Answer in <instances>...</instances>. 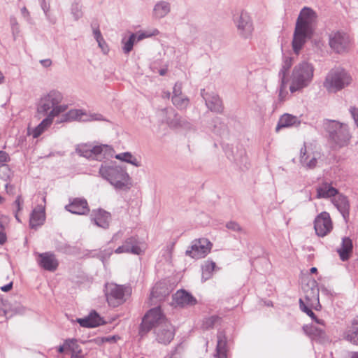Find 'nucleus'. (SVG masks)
Masks as SVG:
<instances>
[{
  "mask_svg": "<svg viewBox=\"0 0 358 358\" xmlns=\"http://www.w3.org/2000/svg\"><path fill=\"white\" fill-rule=\"evenodd\" d=\"M316 20L317 15L313 9L304 7L301 10L296 20L292 41L293 50L296 54L299 53L306 38L310 37Z\"/></svg>",
  "mask_w": 358,
  "mask_h": 358,
  "instance_id": "nucleus-1",
  "label": "nucleus"
},
{
  "mask_svg": "<svg viewBox=\"0 0 358 358\" xmlns=\"http://www.w3.org/2000/svg\"><path fill=\"white\" fill-rule=\"evenodd\" d=\"M313 73L314 69L310 64L304 62L296 65L291 76V92H295L308 86L313 78Z\"/></svg>",
  "mask_w": 358,
  "mask_h": 358,
  "instance_id": "nucleus-2",
  "label": "nucleus"
},
{
  "mask_svg": "<svg viewBox=\"0 0 358 358\" xmlns=\"http://www.w3.org/2000/svg\"><path fill=\"white\" fill-rule=\"evenodd\" d=\"M352 81V76L344 69H333L327 75L323 85L329 92H337L349 86Z\"/></svg>",
  "mask_w": 358,
  "mask_h": 358,
  "instance_id": "nucleus-3",
  "label": "nucleus"
},
{
  "mask_svg": "<svg viewBox=\"0 0 358 358\" xmlns=\"http://www.w3.org/2000/svg\"><path fill=\"white\" fill-rule=\"evenodd\" d=\"M99 173L116 188H129L131 185L129 176L119 166H102Z\"/></svg>",
  "mask_w": 358,
  "mask_h": 358,
  "instance_id": "nucleus-4",
  "label": "nucleus"
},
{
  "mask_svg": "<svg viewBox=\"0 0 358 358\" xmlns=\"http://www.w3.org/2000/svg\"><path fill=\"white\" fill-rule=\"evenodd\" d=\"M62 100L63 96L59 92L52 90L41 98L38 105V112L45 113L51 109L49 113H52L56 110L57 113L54 115L55 117L67 110V105L59 104Z\"/></svg>",
  "mask_w": 358,
  "mask_h": 358,
  "instance_id": "nucleus-5",
  "label": "nucleus"
},
{
  "mask_svg": "<svg viewBox=\"0 0 358 358\" xmlns=\"http://www.w3.org/2000/svg\"><path fill=\"white\" fill-rule=\"evenodd\" d=\"M301 310L306 313L317 324L324 325V321L317 318L312 309L320 310L321 306L319 301V289L317 287L308 288L304 299L299 300Z\"/></svg>",
  "mask_w": 358,
  "mask_h": 358,
  "instance_id": "nucleus-6",
  "label": "nucleus"
},
{
  "mask_svg": "<svg viewBox=\"0 0 358 358\" xmlns=\"http://www.w3.org/2000/svg\"><path fill=\"white\" fill-rule=\"evenodd\" d=\"M168 322L160 307L148 310L144 315L140 327V334H147L153 328H159Z\"/></svg>",
  "mask_w": 358,
  "mask_h": 358,
  "instance_id": "nucleus-7",
  "label": "nucleus"
},
{
  "mask_svg": "<svg viewBox=\"0 0 358 358\" xmlns=\"http://www.w3.org/2000/svg\"><path fill=\"white\" fill-rule=\"evenodd\" d=\"M131 294V289L129 287L118 285L116 284H109L106 286V299L108 304L116 307L123 303L126 296Z\"/></svg>",
  "mask_w": 358,
  "mask_h": 358,
  "instance_id": "nucleus-8",
  "label": "nucleus"
},
{
  "mask_svg": "<svg viewBox=\"0 0 358 358\" xmlns=\"http://www.w3.org/2000/svg\"><path fill=\"white\" fill-rule=\"evenodd\" d=\"M329 43L331 48L339 54L348 52L352 47L350 37L348 34L339 31L330 35Z\"/></svg>",
  "mask_w": 358,
  "mask_h": 358,
  "instance_id": "nucleus-9",
  "label": "nucleus"
},
{
  "mask_svg": "<svg viewBox=\"0 0 358 358\" xmlns=\"http://www.w3.org/2000/svg\"><path fill=\"white\" fill-rule=\"evenodd\" d=\"M212 246L213 244L207 238L195 239L186 251V255L194 259L203 258L210 252Z\"/></svg>",
  "mask_w": 358,
  "mask_h": 358,
  "instance_id": "nucleus-10",
  "label": "nucleus"
},
{
  "mask_svg": "<svg viewBox=\"0 0 358 358\" xmlns=\"http://www.w3.org/2000/svg\"><path fill=\"white\" fill-rule=\"evenodd\" d=\"M146 247L138 242V238L135 236H131L127 238L122 245L118 247L115 252L120 253H131L134 255H141L145 250Z\"/></svg>",
  "mask_w": 358,
  "mask_h": 358,
  "instance_id": "nucleus-11",
  "label": "nucleus"
},
{
  "mask_svg": "<svg viewBox=\"0 0 358 358\" xmlns=\"http://www.w3.org/2000/svg\"><path fill=\"white\" fill-rule=\"evenodd\" d=\"M333 124L337 129L331 134V139L335 143L334 148H342L348 145L351 136L347 126L335 122H333Z\"/></svg>",
  "mask_w": 358,
  "mask_h": 358,
  "instance_id": "nucleus-12",
  "label": "nucleus"
},
{
  "mask_svg": "<svg viewBox=\"0 0 358 358\" xmlns=\"http://www.w3.org/2000/svg\"><path fill=\"white\" fill-rule=\"evenodd\" d=\"M314 229L317 236L324 237L333 229V224L330 215L327 212L319 214L314 222Z\"/></svg>",
  "mask_w": 358,
  "mask_h": 358,
  "instance_id": "nucleus-13",
  "label": "nucleus"
},
{
  "mask_svg": "<svg viewBox=\"0 0 358 358\" xmlns=\"http://www.w3.org/2000/svg\"><path fill=\"white\" fill-rule=\"evenodd\" d=\"M156 339L162 344H169L174 338L175 327L169 322H166L155 331Z\"/></svg>",
  "mask_w": 358,
  "mask_h": 358,
  "instance_id": "nucleus-14",
  "label": "nucleus"
},
{
  "mask_svg": "<svg viewBox=\"0 0 358 358\" xmlns=\"http://www.w3.org/2000/svg\"><path fill=\"white\" fill-rule=\"evenodd\" d=\"M98 120H100L99 115H88L82 110L73 109L70 110L64 115L63 121H90Z\"/></svg>",
  "mask_w": 358,
  "mask_h": 358,
  "instance_id": "nucleus-15",
  "label": "nucleus"
},
{
  "mask_svg": "<svg viewBox=\"0 0 358 358\" xmlns=\"http://www.w3.org/2000/svg\"><path fill=\"white\" fill-rule=\"evenodd\" d=\"M65 208L72 213L78 215H85L90 211L87 201L80 198L73 199Z\"/></svg>",
  "mask_w": 358,
  "mask_h": 358,
  "instance_id": "nucleus-16",
  "label": "nucleus"
},
{
  "mask_svg": "<svg viewBox=\"0 0 358 358\" xmlns=\"http://www.w3.org/2000/svg\"><path fill=\"white\" fill-rule=\"evenodd\" d=\"M45 220V206L40 205L36 206L31 212L29 218V226L32 229H36L43 224Z\"/></svg>",
  "mask_w": 358,
  "mask_h": 358,
  "instance_id": "nucleus-17",
  "label": "nucleus"
},
{
  "mask_svg": "<svg viewBox=\"0 0 358 358\" xmlns=\"http://www.w3.org/2000/svg\"><path fill=\"white\" fill-rule=\"evenodd\" d=\"M56 110L52 113H49L48 116L35 128L28 130V134L32 136L33 138H36L39 137L43 133H44L52 124L54 120V115H55Z\"/></svg>",
  "mask_w": 358,
  "mask_h": 358,
  "instance_id": "nucleus-18",
  "label": "nucleus"
},
{
  "mask_svg": "<svg viewBox=\"0 0 358 358\" xmlns=\"http://www.w3.org/2000/svg\"><path fill=\"white\" fill-rule=\"evenodd\" d=\"M39 265L45 270L54 271L59 265L58 260L55 255L50 252H45L39 255Z\"/></svg>",
  "mask_w": 358,
  "mask_h": 358,
  "instance_id": "nucleus-19",
  "label": "nucleus"
},
{
  "mask_svg": "<svg viewBox=\"0 0 358 358\" xmlns=\"http://www.w3.org/2000/svg\"><path fill=\"white\" fill-rule=\"evenodd\" d=\"M92 217L94 223L97 226L103 229H106L109 227L111 220V216L109 213L99 209L93 211Z\"/></svg>",
  "mask_w": 358,
  "mask_h": 358,
  "instance_id": "nucleus-20",
  "label": "nucleus"
},
{
  "mask_svg": "<svg viewBox=\"0 0 358 358\" xmlns=\"http://www.w3.org/2000/svg\"><path fill=\"white\" fill-rule=\"evenodd\" d=\"M175 303L181 306H192L194 305L196 300L189 293L184 290L178 291L173 296Z\"/></svg>",
  "mask_w": 358,
  "mask_h": 358,
  "instance_id": "nucleus-21",
  "label": "nucleus"
},
{
  "mask_svg": "<svg viewBox=\"0 0 358 358\" xmlns=\"http://www.w3.org/2000/svg\"><path fill=\"white\" fill-rule=\"evenodd\" d=\"M77 321L80 326L88 328L96 327L101 322V317L96 313H92L87 317L78 319Z\"/></svg>",
  "mask_w": 358,
  "mask_h": 358,
  "instance_id": "nucleus-22",
  "label": "nucleus"
},
{
  "mask_svg": "<svg viewBox=\"0 0 358 358\" xmlns=\"http://www.w3.org/2000/svg\"><path fill=\"white\" fill-rule=\"evenodd\" d=\"M216 357L217 358H227V338L223 333H219L217 335Z\"/></svg>",
  "mask_w": 358,
  "mask_h": 358,
  "instance_id": "nucleus-23",
  "label": "nucleus"
},
{
  "mask_svg": "<svg viewBox=\"0 0 358 358\" xmlns=\"http://www.w3.org/2000/svg\"><path fill=\"white\" fill-rule=\"evenodd\" d=\"M352 252V243L350 238H344L343 239L341 248L338 250V252L341 259L345 261L349 259L350 254Z\"/></svg>",
  "mask_w": 358,
  "mask_h": 358,
  "instance_id": "nucleus-24",
  "label": "nucleus"
},
{
  "mask_svg": "<svg viewBox=\"0 0 358 358\" xmlns=\"http://www.w3.org/2000/svg\"><path fill=\"white\" fill-rule=\"evenodd\" d=\"M317 198H329L335 196L338 194L336 189L328 183L322 184L317 189Z\"/></svg>",
  "mask_w": 358,
  "mask_h": 358,
  "instance_id": "nucleus-25",
  "label": "nucleus"
},
{
  "mask_svg": "<svg viewBox=\"0 0 358 358\" xmlns=\"http://www.w3.org/2000/svg\"><path fill=\"white\" fill-rule=\"evenodd\" d=\"M238 28L245 35H249L252 33L253 29L252 24L247 13H241L240 20L238 22Z\"/></svg>",
  "mask_w": 358,
  "mask_h": 358,
  "instance_id": "nucleus-26",
  "label": "nucleus"
},
{
  "mask_svg": "<svg viewBox=\"0 0 358 358\" xmlns=\"http://www.w3.org/2000/svg\"><path fill=\"white\" fill-rule=\"evenodd\" d=\"M358 317L352 321L351 325L348 327L345 338L354 343H358Z\"/></svg>",
  "mask_w": 358,
  "mask_h": 358,
  "instance_id": "nucleus-27",
  "label": "nucleus"
},
{
  "mask_svg": "<svg viewBox=\"0 0 358 358\" xmlns=\"http://www.w3.org/2000/svg\"><path fill=\"white\" fill-rule=\"evenodd\" d=\"M296 117L289 114H285L280 118L276 129L278 130L280 128L293 126L296 123Z\"/></svg>",
  "mask_w": 358,
  "mask_h": 358,
  "instance_id": "nucleus-28",
  "label": "nucleus"
},
{
  "mask_svg": "<svg viewBox=\"0 0 358 358\" xmlns=\"http://www.w3.org/2000/svg\"><path fill=\"white\" fill-rule=\"evenodd\" d=\"M66 350L67 352H71L72 353L71 358H78V354L80 353L81 350L80 346L78 344V341L76 339H66Z\"/></svg>",
  "mask_w": 358,
  "mask_h": 358,
  "instance_id": "nucleus-29",
  "label": "nucleus"
},
{
  "mask_svg": "<svg viewBox=\"0 0 358 358\" xmlns=\"http://www.w3.org/2000/svg\"><path fill=\"white\" fill-rule=\"evenodd\" d=\"M333 202L337 208L342 213H345L349 207L347 198L343 195H336Z\"/></svg>",
  "mask_w": 358,
  "mask_h": 358,
  "instance_id": "nucleus-30",
  "label": "nucleus"
},
{
  "mask_svg": "<svg viewBox=\"0 0 358 358\" xmlns=\"http://www.w3.org/2000/svg\"><path fill=\"white\" fill-rule=\"evenodd\" d=\"M169 10V4L163 1L156 4L154 8V13L157 17H162L165 16Z\"/></svg>",
  "mask_w": 358,
  "mask_h": 358,
  "instance_id": "nucleus-31",
  "label": "nucleus"
},
{
  "mask_svg": "<svg viewBox=\"0 0 358 358\" xmlns=\"http://www.w3.org/2000/svg\"><path fill=\"white\" fill-rule=\"evenodd\" d=\"M206 102L210 110L220 112L222 109V101L218 96H213L211 99H206Z\"/></svg>",
  "mask_w": 358,
  "mask_h": 358,
  "instance_id": "nucleus-32",
  "label": "nucleus"
},
{
  "mask_svg": "<svg viewBox=\"0 0 358 358\" xmlns=\"http://www.w3.org/2000/svg\"><path fill=\"white\" fill-rule=\"evenodd\" d=\"M115 158L129 163L136 166H139L141 164L136 157H134L130 152H124L118 154L115 156Z\"/></svg>",
  "mask_w": 358,
  "mask_h": 358,
  "instance_id": "nucleus-33",
  "label": "nucleus"
},
{
  "mask_svg": "<svg viewBox=\"0 0 358 358\" xmlns=\"http://www.w3.org/2000/svg\"><path fill=\"white\" fill-rule=\"evenodd\" d=\"M301 152L303 154V156L301 157V162L302 163L308 168L313 169L315 167L317 164V158L315 157H313L311 159H309V157H305L306 155L307 150L306 148L304 147L303 148L301 149Z\"/></svg>",
  "mask_w": 358,
  "mask_h": 358,
  "instance_id": "nucleus-34",
  "label": "nucleus"
},
{
  "mask_svg": "<svg viewBox=\"0 0 358 358\" xmlns=\"http://www.w3.org/2000/svg\"><path fill=\"white\" fill-rule=\"evenodd\" d=\"M215 263L213 261H206L202 267V277L205 280L209 278L215 270Z\"/></svg>",
  "mask_w": 358,
  "mask_h": 358,
  "instance_id": "nucleus-35",
  "label": "nucleus"
},
{
  "mask_svg": "<svg viewBox=\"0 0 358 358\" xmlns=\"http://www.w3.org/2000/svg\"><path fill=\"white\" fill-rule=\"evenodd\" d=\"M292 64H293V59L291 57H286L283 61L282 67L280 71V76H281V80H282V86L283 87H284V80H286L287 73L289 70Z\"/></svg>",
  "mask_w": 358,
  "mask_h": 358,
  "instance_id": "nucleus-36",
  "label": "nucleus"
},
{
  "mask_svg": "<svg viewBox=\"0 0 358 358\" xmlns=\"http://www.w3.org/2000/svg\"><path fill=\"white\" fill-rule=\"evenodd\" d=\"M92 145L91 144H80L76 148V152L80 155L86 158L92 157Z\"/></svg>",
  "mask_w": 358,
  "mask_h": 358,
  "instance_id": "nucleus-37",
  "label": "nucleus"
},
{
  "mask_svg": "<svg viewBox=\"0 0 358 358\" xmlns=\"http://www.w3.org/2000/svg\"><path fill=\"white\" fill-rule=\"evenodd\" d=\"M109 149V146L107 145H92V159L96 158L103 151H107Z\"/></svg>",
  "mask_w": 358,
  "mask_h": 358,
  "instance_id": "nucleus-38",
  "label": "nucleus"
},
{
  "mask_svg": "<svg viewBox=\"0 0 358 358\" xmlns=\"http://www.w3.org/2000/svg\"><path fill=\"white\" fill-rule=\"evenodd\" d=\"M136 35L134 34H132L129 40L124 43V51L125 53H129L133 48L134 43L136 40Z\"/></svg>",
  "mask_w": 358,
  "mask_h": 358,
  "instance_id": "nucleus-39",
  "label": "nucleus"
},
{
  "mask_svg": "<svg viewBox=\"0 0 358 358\" xmlns=\"http://www.w3.org/2000/svg\"><path fill=\"white\" fill-rule=\"evenodd\" d=\"M173 103L178 107H185L187 105L188 100L180 99L178 96L174 95L172 97Z\"/></svg>",
  "mask_w": 358,
  "mask_h": 358,
  "instance_id": "nucleus-40",
  "label": "nucleus"
},
{
  "mask_svg": "<svg viewBox=\"0 0 358 358\" xmlns=\"http://www.w3.org/2000/svg\"><path fill=\"white\" fill-rule=\"evenodd\" d=\"M14 204H15V207L17 208V213L15 214V218L18 221H20L17 213L19 211H20L22 209V204H23V199L21 196H18L17 197L16 200L15 201Z\"/></svg>",
  "mask_w": 358,
  "mask_h": 358,
  "instance_id": "nucleus-41",
  "label": "nucleus"
},
{
  "mask_svg": "<svg viewBox=\"0 0 358 358\" xmlns=\"http://www.w3.org/2000/svg\"><path fill=\"white\" fill-rule=\"evenodd\" d=\"M217 320H218V318L217 317H214V316L207 318L204 322L205 327L206 328L212 327L215 324V323L217 322Z\"/></svg>",
  "mask_w": 358,
  "mask_h": 358,
  "instance_id": "nucleus-42",
  "label": "nucleus"
},
{
  "mask_svg": "<svg viewBox=\"0 0 358 358\" xmlns=\"http://www.w3.org/2000/svg\"><path fill=\"white\" fill-rule=\"evenodd\" d=\"M285 89H286V81L284 80V87H283L282 86V80H281V87H280V93H279V97H280V101H284L285 99V94H286Z\"/></svg>",
  "mask_w": 358,
  "mask_h": 358,
  "instance_id": "nucleus-43",
  "label": "nucleus"
},
{
  "mask_svg": "<svg viewBox=\"0 0 358 358\" xmlns=\"http://www.w3.org/2000/svg\"><path fill=\"white\" fill-rule=\"evenodd\" d=\"M10 161L9 155L5 151H0V164H4Z\"/></svg>",
  "mask_w": 358,
  "mask_h": 358,
  "instance_id": "nucleus-44",
  "label": "nucleus"
},
{
  "mask_svg": "<svg viewBox=\"0 0 358 358\" xmlns=\"http://www.w3.org/2000/svg\"><path fill=\"white\" fill-rule=\"evenodd\" d=\"M350 113L358 127V108L355 107H352L350 110Z\"/></svg>",
  "mask_w": 358,
  "mask_h": 358,
  "instance_id": "nucleus-45",
  "label": "nucleus"
},
{
  "mask_svg": "<svg viewBox=\"0 0 358 358\" xmlns=\"http://www.w3.org/2000/svg\"><path fill=\"white\" fill-rule=\"evenodd\" d=\"M227 227L234 231H241V228L240 225L236 222H229L227 224Z\"/></svg>",
  "mask_w": 358,
  "mask_h": 358,
  "instance_id": "nucleus-46",
  "label": "nucleus"
},
{
  "mask_svg": "<svg viewBox=\"0 0 358 358\" xmlns=\"http://www.w3.org/2000/svg\"><path fill=\"white\" fill-rule=\"evenodd\" d=\"M94 36L97 41V42L99 43V45L101 46V42L102 41H103L102 36H101V32L99 29H96L94 31Z\"/></svg>",
  "mask_w": 358,
  "mask_h": 358,
  "instance_id": "nucleus-47",
  "label": "nucleus"
},
{
  "mask_svg": "<svg viewBox=\"0 0 358 358\" xmlns=\"http://www.w3.org/2000/svg\"><path fill=\"white\" fill-rule=\"evenodd\" d=\"M7 240V237L6 235V233L3 231V230L0 231V244L3 245L6 243Z\"/></svg>",
  "mask_w": 358,
  "mask_h": 358,
  "instance_id": "nucleus-48",
  "label": "nucleus"
},
{
  "mask_svg": "<svg viewBox=\"0 0 358 358\" xmlns=\"http://www.w3.org/2000/svg\"><path fill=\"white\" fill-rule=\"evenodd\" d=\"M41 64L45 67H48L52 64V61L50 59H42Z\"/></svg>",
  "mask_w": 358,
  "mask_h": 358,
  "instance_id": "nucleus-49",
  "label": "nucleus"
},
{
  "mask_svg": "<svg viewBox=\"0 0 358 358\" xmlns=\"http://www.w3.org/2000/svg\"><path fill=\"white\" fill-rule=\"evenodd\" d=\"M12 287H13V282H10L9 284L1 287V290L6 292L10 291L12 289Z\"/></svg>",
  "mask_w": 358,
  "mask_h": 358,
  "instance_id": "nucleus-50",
  "label": "nucleus"
},
{
  "mask_svg": "<svg viewBox=\"0 0 358 358\" xmlns=\"http://www.w3.org/2000/svg\"><path fill=\"white\" fill-rule=\"evenodd\" d=\"M57 351L59 353H63V352H67L66 341H64V343L62 345H61L58 348Z\"/></svg>",
  "mask_w": 358,
  "mask_h": 358,
  "instance_id": "nucleus-51",
  "label": "nucleus"
},
{
  "mask_svg": "<svg viewBox=\"0 0 358 358\" xmlns=\"http://www.w3.org/2000/svg\"><path fill=\"white\" fill-rule=\"evenodd\" d=\"M152 34H145L144 33H140L138 35V39L137 41H141L146 37H149V36H151Z\"/></svg>",
  "mask_w": 358,
  "mask_h": 358,
  "instance_id": "nucleus-52",
  "label": "nucleus"
},
{
  "mask_svg": "<svg viewBox=\"0 0 358 358\" xmlns=\"http://www.w3.org/2000/svg\"><path fill=\"white\" fill-rule=\"evenodd\" d=\"M157 289V286H155L153 287L152 292H151V296L155 297V290Z\"/></svg>",
  "mask_w": 358,
  "mask_h": 358,
  "instance_id": "nucleus-53",
  "label": "nucleus"
},
{
  "mask_svg": "<svg viewBox=\"0 0 358 358\" xmlns=\"http://www.w3.org/2000/svg\"><path fill=\"white\" fill-rule=\"evenodd\" d=\"M120 237V233H117L116 234L114 235V236L113 237V240L115 241L117 240V238H119Z\"/></svg>",
  "mask_w": 358,
  "mask_h": 358,
  "instance_id": "nucleus-54",
  "label": "nucleus"
},
{
  "mask_svg": "<svg viewBox=\"0 0 358 358\" xmlns=\"http://www.w3.org/2000/svg\"><path fill=\"white\" fill-rule=\"evenodd\" d=\"M317 268H315V267H312V268H310V273H316V272H317Z\"/></svg>",
  "mask_w": 358,
  "mask_h": 358,
  "instance_id": "nucleus-55",
  "label": "nucleus"
},
{
  "mask_svg": "<svg viewBox=\"0 0 358 358\" xmlns=\"http://www.w3.org/2000/svg\"><path fill=\"white\" fill-rule=\"evenodd\" d=\"M351 358H358V352H355V353H354V354L352 355Z\"/></svg>",
  "mask_w": 358,
  "mask_h": 358,
  "instance_id": "nucleus-56",
  "label": "nucleus"
},
{
  "mask_svg": "<svg viewBox=\"0 0 358 358\" xmlns=\"http://www.w3.org/2000/svg\"><path fill=\"white\" fill-rule=\"evenodd\" d=\"M3 78H4L3 76L1 73V72L0 71V83H1L3 80Z\"/></svg>",
  "mask_w": 358,
  "mask_h": 358,
  "instance_id": "nucleus-57",
  "label": "nucleus"
},
{
  "mask_svg": "<svg viewBox=\"0 0 358 358\" xmlns=\"http://www.w3.org/2000/svg\"><path fill=\"white\" fill-rule=\"evenodd\" d=\"M165 73H166V71L165 70H161L160 71V75L164 76Z\"/></svg>",
  "mask_w": 358,
  "mask_h": 358,
  "instance_id": "nucleus-58",
  "label": "nucleus"
},
{
  "mask_svg": "<svg viewBox=\"0 0 358 358\" xmlns=\"http://www.w3.org/2000/svg\"><path fill=\"white\" fill-rule=\"evenodd\" d=\"M3 201H4L3 198L1 196H0V203H2L3 202Z\"/></svg>",
  "mask_w": 358,
  "mask_h": 358,
  "instance_id": "nucleus-59",
  "label": "nucleus"
},
{
  "mask_svg": "<svg viewBox=\"0 0 358 358\" xmlns=\"http://www.w3.org/2000/svg\"><path fill=\"white\" fill-rule=\"evenodd\" d=\"M322 330H319V334H319V335H321V334H322Z\"/></svg>",
  "mask_w": 358,
  "mask_h": 358,
  "instance_id": "nucleus-60",
  "label": "nucleus"
},
{
  "mask_svg": "<svg viewBox=\"0 0 358 358\" xmlns=\"http://www.w3.org/2000/svg\"><path fill=\"white\" fill-rule=\"evenodd\" d=\"M201 95L204 96L203 93H201ZM203 97H204L205 99H206L205 96H203Z\"/></svg>",
  "mask_w": 358,
  "mask_h": 358,
  "instance_id": "nucleus-61",
  "label": "nucleus"
},
{
  "mask_svg": "<svg viewBox=\"0 0 358 358\" xmlns=\"http://www.w3.org/2000/svg\"><path fill=\"white\" fill-rule=\"evenodd\" d=\"M142 358H144V357H142Z\"/></svg>",
  "mask_w": 358,
  "mask_h": 358,
  "instance_id": "nucleus-62",
  "label": "nucleus"
}]
</instances>
